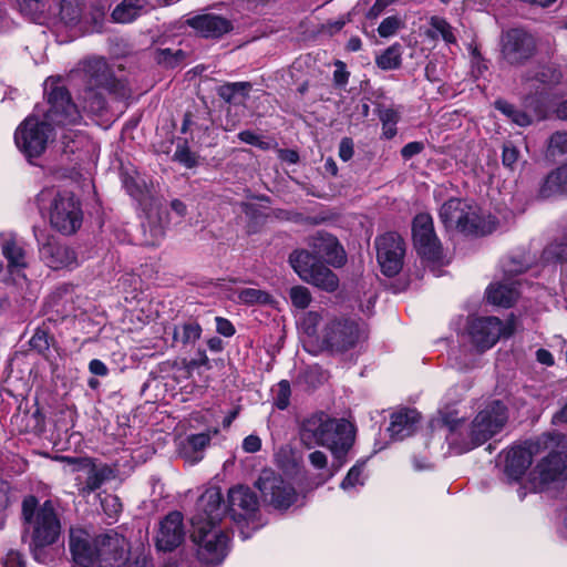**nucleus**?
Returning a JSON list of instances; mask_svg holds the SVG:
<instances>
[{
    "label": "nucleus",
    "mask_w": 567,
    "mask_h": 567,
    "mask_svg": "<svg viewBox=\"0 0 567 567\" xmlns=\"http://www.w3.org/2000/svg\"><path fill=\"white\" fill-rule=\"evenodd\" d=\"M200 334L202 327L197 322H187L182 326H175L173 329L174 343H194L200 338Z\"/></svg>",
    "instance_id": "obj_38"
},
{
    "label": "nucleus",
    "mask_w": 567,
    "mask_h": 567,
    "mask_svg": "<svg viewBox=\"0 0 567 567\" xmlns=\"http://www.w3.org/2000/svg\"><path fill=\"white\" fill-rule=\"evenodd\" d=\"M535 51L532 35L520 29H512L502 35V55L509 64H519Z\"/></svg>",
    "instance_id": "obj_20"
},
{
    "label": "nucleus",
    "mask_w": 567,
    "mask_h": 567,
    "mask_svg": "<svg viewBox=\"0 0 567 567\" xmlns=\"http://www.w3.org/2000/svg\"><path fill=\"white\" fill-rule=\"evenodd\" d=\"M413 243L417 254L427 261H437L442 247L434 233L431 215L422 213L414 217L412 225Z\"/></svg>",
    "instance_id": "obj_15"
},
{
    "label": "nucleus",
    "mask_w": 567,
    "mask_h": 567,
    "mask_svg": "<svg viewBox=\"0 0 567 567\" xmlns=\"http://www.w3.org/2000/svg\"><path fill=\"white\" fill-rule=\"evenodd\" d=\"M432 28V37H442L446 43H455L452 27L442 18L433 17L430 21Z\"/></svg>",
    "instance_id": "obj_41"
},
{
    "label": "nucleus",
    "mask_w": 567,
    "mask_h": 567,
    "mask_svg": "<svg viewBox=\"0 0 567 567\" xmlns=\"http://www.w3.org/2000/svg\"><path fill=\"white\" fill-rule=\"evenodd\" d=\"M184 58L182 50L157 49L154 59L158 64L173 68L177 65Z\"/></svg>",
    "instance_id": "obj_42"
},
{
    "label": "nucleus",
    "mask_w": 567,
    "mask_h": 567,
    "mask_svg": "<svg viewBox=\"0 0 567 567\" xmlns=\"http://www.w3.org/2000/svg\"><path fill=\"white\" fill-rule=\"evenodd\" d=\"M103 509L107 513L110 517L115 516L121 511V503L116 496L106 495L101 501Z\"/></svg>",
    "instance_id": "obj_52"
},
{
    "label": "nucleus",
    "mask_w": 567,
    "mask_h": 567,
    "mask_svg": "<svg viewBox=\"0 0 567 567\" xmlns=\"http://www.w3.org/2000/svg\"><path fill=\"white\" fill-rule=\"evenodd\" d=\"M363 484V465L357 464L349 470L347 476L341 482L340 487L343 491L349 492L355 488L357 486H362Z\"/></svg>",
    "instance_id": "obj_44"
},
{
    "label": "nucleus",
    "mask_w": 567,
    "mask_h": 567,
    "mask_svg": "<svg viewBox=\"0 0 567 567\" xmlns=\"http://www.w3.org/2000/svg\"><path fill=\"white\" fill-rule=\"evenodd\" d=\"M337 66H339V69H337L334 71V74H333L334 81L337 84L343 85L348 81L349 73L344 70V65L342 62H338Z\"/></svg>",
    "instance_id": "obj_63"
},
{
    "label": "nucleus",
    "mask_w": 567,
    "mask_h": 567,
    "mask_svg": "<svg viewBox=\"0 0 567 567\" xmlns=\"http://www.w3.org/2000/svg\"><path fill=\"white\" fill-rule=\"evenodd\" d=\"M258 505L256 494L248 486L237 485L228 491V511L237 523L254 516Z\"/></svg>",
    "instance_id": "obj_22"
},
{
    "label": "nucleus",
    "mask_w": 567,
    "mask_h": 567,
    "mask_svg": "<svg viewBox=\"0 0 567 567\" xmlns=\"http://www.w3.org/2000/svg\"><path fill=\"white\" fill-rule=\"evenodd\" d=\"M420 421V414L413 409H402L391 415V422L388 427L390 436L393 440H404L412 435Z\"/></svg>",
    "instance_id": "obj_27"
},
{
    "label": "nucleus",
    "mask_w": 567,
    "mask_h": 567,
    "mask_svg": "<svg viewBox=\"0 0 567 567\" xmlns=\"http://www.w3.org/2000/svg\"><path fill=\"white\" fill-rule=\"evenodd\" d=\"M320 321V316L317 312H308L302 321L303 329L309 337H315L317 333V326Z\"/></svg>",
    "instance_id": "obj_51"
},
{
    "label": "nucleus",
    "mask_w": 567,
    "mask_h": 567,
    "mask_svg": "<svg viewBox=\"0 0 567 567\" xmlns=\"http://www.w3.org/2000/svg\"><path fill=\"white\" fill-rule=\"evenodd\" d=\"M544 255L547 260L567 261V236L548 245L544 250Z\"/></svg>",
    "instance_id": "obj_45"
},
{
    "label": "nucleus",
    "mask_w": 567,
    "mask_h": 567,
    "mask_svg": "<svg viewBox=\"0 0 567 567\" xmlns=\"http://www.w3.org/2000/svg\"><path fill=\"white\" fill-rule=\"evenodd\" d=\"M401 54L400 44H393L377 56L375 63L382 70L398 69L401 64Z\"/></svg>",
    "instance_id": "obj_40"
},
{
    "label": "nucleus",
    "mask_w": 567,
    "mask_h": 567,
    "mask_svg": "<svg viewBox=\"0 0 567 567\" xmlns=\"http://www.w3.org/2000/svg\"><path fill=\"white\" fill-rule=\"evenodd\" d=\"M504 458V473L509 480H519L532 464L533 452L530 446H513L502 453Z\"/></svg>",
    "instance_id": "obj_23"
},
{
    "label": "nucleus",
    "mask_w": 567,
    "mask_h": 567,
    "mask_svg": "<svg viewBox=\"0 0 567 567\" xmlns=\"http://www.w3.org/2000/svg\"><path fill=\"white\" fill-rule=\"evenodd\" d=\"M3 567H25V561L22 555L13 549H10L2 560Z\"/></svg>",
    "instance_id": "obj_54"
},
{
    "label": "nucleus",
    "mask_w": 567,
    "mask_h": 567,
    "mask_svg": "<svg viewBox=\"0 0 567 567\" xmlns=\"http://www.w3.org/2000/svg\"><path fill=\"white\" fill-rule=\"evenodd\" d=\"M518 158V151L512 144L504 145L503 148V164L512 167Z\"/></svg>",
    "instance_id": "obj_59"
},
{
    "label": "nucleus",
    "mask_w": 567,
    "mask_h": 567,
    "mask_svg": "<svg viewBox=\"0 0 567 567\" xmlns=\"http://www.w3.org/2000/svg\"><path fill=\"white\" fill-rule=\"evenodd\" d=\"M457 414L441 412V421L447 427L446 442L457 454L485 443L504 427L508 417L506 406L501 401L487 403L470 424Z\"/></svg>",
    "instance_id": "obj_4"
},
{
    "label": "nucleus",
    "mask_w": 567,
    "mask_h": 567,
    "mask_svg": "<svg viewBox=\"0 0 567 567\" xmlns=\"http://www.w3.org/2000/svg\"><path fill=\"white\" fill-rule=\"evenodd\" d=\"M39 209L48 210L53 228L62 234L75 233L82 224L80 203L70 192H60L55 187L43 188L38 197Z\"/></svg>",
    "instance_id": "obj_6"
},
{
    "label": "nucleus",
    "mask_w": 567,
    "mask_h": 567,
    "mask_svg": "<svg viewBox=\"0 0 567 567\" xmlns=\"http://www.w3.org/2000/svg\"><path fill=\"white\" fill-rule=\"evenodd\" d=\"M0 246L3 256L8 260L9 272L12 281L22 291V298L31 302L37 298V285L28 281L22 274L27 266L23 248L18 245L16 237L11 233H0Z\"/></svg>",
    "instance_id": "obj_10"
},
{
    "label": "nucleus",
    "mask_w": 567,
    "mask_h": 567,
    "mask_svg": "<svg viewBox=\"0 0 567 567\" xmlns=\"http://www.w3.org/2000/svg\"><path fill=\"white\" fill-rule=\"evenodd\" d=\"M145 0H123L112 11V20L116 23H130L145 10Z\"/></svg>",
    "instance_id": "obj_32"
},
{
    "label": "nucleus",
    "mask_w": 567,
    "mask_h": 567,
    "mask_svg": "<svg viewBox=\"0 0 567 567\" xmlns=\"http://www.w3.org/2000/svg\"><path fill=\"white\" fill-rule=\"evenodd\" d=\"M256 486L265 502L275 508L286 509L296 502L297 493L292 485L271 470L260 473Z\"/></svg>",
    "instance_id": "obj_12"
},
{
    "label": "nucleus",
    "mask_w": 567,
    "mask_h": 567,
    "mask_svg": "<svg viewBox=\"0 0 567 567\" xmlns=\"http://www.w3.org/2000/svg\"><path fill=\"white\" fill-rule=\"evenodd\" d=\"M69 464L73 465L74 471L84 472L86 475L84 492H94L110 477L111 470L103 465L96 466L90 458L64 457Z\"/></svg>",
    "instance_id": "obj_24"
},
{
    "label": "nucleus",
    "mask_w": 567,
    "mask_h": 567,
    "mask_svg": "<svg viewBox=\"0 0 567 567\" xmlns=\"http://www.w3.org/2000/svg\"><path fill=\"white\" fill-rule=\"evenodd\" d=\"M470 203L458 199L452 198L445 202L440 209V218L444 226L447 229H468V226H465L464 219L466 217V213L470 208Z\"/></svg>",
    "instance_id": "obj_28"
},
{
    "label": "nucleus",
    "mask_w": 567,
    "mask_h": 567,
    "mask_svg": "<svg viewBox=\"0 0 567 567\" xmlns=\"http://www.w3.org/2000/svg\"><path fill=\"white\" fill-rule=\"evenodd\" d=\"M290 384L288 381L282 380L278 383L277 395L275 404L279 410H285L289 405Z\"/></svg>",
    "instance_id": "obj_47"
},
{
    "label": "nucleus",
    "mask_w": 567,
    "mask_h": 567,
    "mask_svg": "<svg viewBox=\"0 0 567 567\" xmlns=\"http://www.w3.org/2000/svg\"><path fill=\"white\" fill-rule=\"evenodd\" d=\"M89 371L92 374L99 375V377H105L109 373V369H107L106 364L99 359H93L90 361Z\"/></svg>",
    "instance_id": "obj_60"
},
{
    "label": "nucleus",
    "mask_w": 567,
    "mask_h": 567,
    "mask_svg": "<svg viewBox=\"0 0 567 567\" xmlns=\"http://www.w3.org/2000/svg\"><path fill=\"white\" fill-rule=\"evenodd\" d=\"M97 567H122L131 551L130 542L114 530L96 536Z\"/></svg>",
    "instance_id": "obj_18"
},
{
    "label": "nucleus",
    "mask_w": 567,
    "mask_h": 567,
    "mask_svg": "<svg viewBox=\"0 0 567 567\" xmlns=\"http://www.w3.org/2000/svg\"><path fill=\"white\" fill-rule=\"evenodd\" d=\"M536 358L539 363L545 364L547 367L553 365L555 362L553 354L546 349L537 350Z\"/></svg>",
    "instance_id": "obj_62"
},
{
    "label": "nucleus",
    "mask_w": 567,
    "mask_h": 567,
    "mask_svg": "<svg viewBox=\"0 0 567 567\" xmlns=\"http://www.w3.org/2000/svg\"><path fill=\"white\" fill-rule=\"evenodd\" d=\"M55 14H59L60 20L66 25L75 24L81 17V1L80 0H61L58 6H52Z\"/></svg>",
    "instance_id": "obj_36"
},
{
    "label": "nucleus",
    "mask_w": 567,
    "mask_h": 567,
    "mask_svg": "<svg viewBox=\"0 0 567 567\" xmlns=\"http://www.w3.org/2000/svg\"><path fill=\"white\" fill-rule=\"evenodd\" d=\"M218 434V430L207 431L198 434H192L181 444V455L190 464H195L203 458L204 450L209 445L212 437Z\"/></svg>",
    "instance_id": "obj_30"
},
{
    "label": "nucleus",
    "mask_w": 567,
    "mask_h": 567,
    "mask_svg": "<svg viewBox=\"0 0 567 567\" xmlns=\"http://www.w3.org/2000/svg\"><path fill=\"white\" fill-rule=\"evenodd\" d=\"M400 28V20L396 17L385 18L379 25L378 32L382 38L392 37Z\"/></svg>",
    "instance_id": "obj_48"
},
{
    "label": "nucleus",
    "mask_w": 567,
    "mask_h": 567,
    "mask_svg": "<svg viewBox=\"0 0 567 567\" xmlns=\"http://www.w3.org/2000/svg\"><path fill=\"white\" fill-rule=\"evenodd\" d=\"M20 12L35 22H42L47 16H55L51 0H18Z\"/></svg>",
    "instance_id": "obj_33"
},
{
    "label": "nucleus",
    "mask_w": 567,
    "mask_h": 567,
    "mask_svg": "<svg viewBox=\"0 0 567 567\" xmlns=\"http://www.w3.org/2000/svg\"><path fill=\"white\" fill-rule=\"evenodd\" d=\"M375 247L377 259L382 272L388 277L399 274L405 254L402 237L396 233H386L375 239Z\"/></svg>",
    "instance_id": "obj_16"
},
{
    "label": "nucleus",
    "mask_w": 567,
    "mask_h": 567,
    "mask_svg": "<svg viewBox=\"0 0 567 567\" xmlns=\"http://www.w3.org/2000/svg\"><path fill=\"white\" fill-rule=\"evenodd\" d=\"M289 298L292 306L300 310L306 309L312 300L309 289L303 286L291 287L289 290Z\"/></svg>",
    "instance_id": "obj_43"
},
{
    "label": "nucleus",
    "mask_w": 567,
    "mask_h": 567,
    "mask_svg": "<svg viewBox=\"0 0 567 567\" xmlns=\"http://www.w3.org/2000/svg\"><path fill=\"white\" fill-rule=\"evenodd\" d=\"M49 110L41 120L34 113L28 116L17 128L14 141L18 148L29 158L39 157L45 150L50 125H72L81 118L78 106L71 102L69 92L60 84L59 78L50 76L44 82Z\"/></svg>",
    "instance_id": "obj_1"
},
{
    "label": "nucleus",
    "mask_w": 567,
    "mask_h": 567,
    "mask_svg": "<svg viewBox=\"0 0 567 567\" xmlns=\"http://www.w3.org/2000/svg\"><path fill=\"white\" fill-rule=\"evenodd\" d=\"M109 66L103 58H92L83 63V76L87 82L83 96V110L97 113L104 109V100L95 89L103 86L109 80Z\"/></svg>",
    "instance_id": "obj_11"
},
{
    "label": "nucleus",
    "mask_w": 567,
    "mask_h": 567,
    "mask_svg": "<svg viewBox=\"0 0 567 567\" xmlns=\"http://www.w3.org/2000/svg\"><path fill=\"white\" fill-rule=\"evenodd\" d=\"M527 262H517L509 259L504 264L505 280L492 282L486 289V299L489 303L503 308L512 307L519 297V282L512 279L513 275L525 271Z\"/></svg>",
    "instance_id": "obj_13"
},
{
    "label": "nucleus",
    "mask_w": 567,
    "mask_h": 567,
    "mask_svg": "<svg viewBox=\"0 0 567 567\" xmlns=\"http://www.w3.org/2000/svg\"><path fill=\"white\" fill-rule=\"evenodd\" d=\"M122 567H148L147 560L145 557L137 556L133 559H130V555L127 556V561Z\"/></svg>",
    "instance_id": "obj_64"
},
{
    "label": "nucleus",
    "mask_w": 567,
    "mask_h": 567,
    "mask_svg": "<svg viewBox=\"0 0 567 567\" xmlns=\"http://www.w3.org/2000/svg\"><path fill=\"white\" fill-rule=\"evenodd\" d=\"M391 2V0H377L372 8L368 11L367 17L369 19L378 18Z\"/></svg>",
    "instance_id": "obj_61"
},
{
    "label": "nucleus",
    "mask_w": 567,
    "mask_h": 567,
    "mask_svg": "<svg viewBox=\"0 0 567 567\" xmlns=\"http://www.w3.org/2000/svg\"><path fill=\"white\" fill-rule=\"evenodd\" d=\"M561 80V72L553 65L539 68L535 74L527 79L528 93L524 99V106L534 113L537 120L546 118L561 104H557L563 94L556 90Z\"/></svg>",
    "instance_id": "obj_5"
},
{
    "label": "nucleus",
    "mask_w": 567,
    "mask_h": 567,
    "mask_svg": "<svg viewBox=\"0 0 567 567\" xmlns=\"http://www.w3.org/2000/svg\"><path fill=\"white\" fill-rule=\"evenodd\" d=\"M185 536L184 516L173 511L159 520L154 536L155 546L161 551H173L184 543Z\"/></svg>",
    "instance_id": "obj_19"
},
{
    "label": "nucleus",
    "mask_w": 567,
    "mask_h": 567,
    "mask_svg": "<svg viewBox=\"0 0 567 567\" xmlns=\"http://www.w3.org/2000/svg\"><path fill=\"white\" fill-rule=\"evenodd\" d=\"M495 106L504 115L509 117L515 124L519 126H527L532 123V115L537 118L532 111L526 109L530 114L519 111L515 109L514 105L505 102V101H496Z\"/></svg>",
    "instance_id": "obj_39"
},
{
    "label": "nucleus",
    "mask_w": 567,
    "mask_h": 567,
    "mask_svg": "<svg viewBox=\"0 0 567 567\" xmlns=\"http://www.w3.org/2000/svg\"><path fill=\"white\" fill-rule=\"evenodd\" d=\"M310 250L297 249L289 255V264L301 280L328 292L339 287L337 275L324 264L341 267L346 254L338 239L329 234L318 233L308 240Z\"/></svg>",
    "instance_id": "obj_3"
},
{
    "label": "nucleus",
    "mask_w": 567,
    "mask_h": 567,
    "mask_svg": "<svg viewBox=\"0 0 567 567\" xmlns=\"http://www.w3.org/2000/svg\"><path fill=\"white\" fill-rule=\"evenodd\" d=\"M354 154L353 141L350 137H343L339 144V157L343 162H348Z\"/></svg>",
    "instance_id": "obj_53"
},
{
    "label": "nucleus",
    "mask_w": 567,
    "mask_h": 567,
    "mask_svg": "<svg viewBox=\"0 0 567 567\" xmlns=\"http://www.w3.org/2000/svg\"><path fill=\"white\" fill-rule=\"evenodd\" d=\"M382 134L385 138H392L396 134L398 116L393 110H385L381 113Z\"/></svg>",
    "instance_id": "obj_46"
},
{
    "label": "nucleus",
    "mask_w": 567,
    "mask_h": 567,
    "mask_svg": "<svg viewBox=\"0 0 567 567\" xmlns=\"http://www.w3.org/2000/svg\"><path fill=\"white\" fill-rule=\"evenodd\" d=\"M70 551L73 564L76 567L97 566V540L87 530L82 528L71 529Z\"/></svg>",
    "instance_id": "obj_21"
},
{
    "label": "nucleus",
    "mask_w": 567,
    "mask_h": 567,
    "mask_svg": "<svg viewBox=\"0 0 567 567\" xmlns=\"http://www.w3.org/2000/svg\"><path fill=\"white\" fill-rule=\"evenodd\" d=\"M174 157L188 168L194 167L197 163L196 156L186 146H178Z\"/></svg>",
    "instance_id": "obj_50"
},
{
    "label": "nucleus",
    "mask_w": 567,
    "mask_h": 567,
    "mask_svg": "<svg viewBox=\"0 0 567 567\" xmlns=\"http://www.w3.org/2000/svg\"><path fill=\"white\" fill-rule=\"evenodd\" d=\"M187 22L204 38H219L231 29L229 20L210 13L193 17Z\"/></svg>",
    "instance_id": "obj_26"
},
{
    "label": "nucleus",
    "mask_w": 567,
    "mask_h": 567,
    "mask_svg": "<svg viewBox=\"0 0 567 567\" xmlns=\"http://www.w3.org/2000/svg\"><path fill=\"white\" fill-rule=\"evenodd\" d=\"M22 514L32 527V542L35 547H44L56 542L61 524L50 501L38 507L37 498L29 496L22 503Z\"/></svg>",
    "instance_id": "obj_7"
},
{
    "label": "nucleus",
    "mask_w": 567,
    "mask_h": 567,
    "mask_svg": "<svg viewBox=\"0 0 567 567\" xmlns=\"http://www.w3.org/2000/svg\"><path fill=\"white\" fill-rule=\"evenodd\" d=\"M42 260L52 269L71 267L76 262L74 251L55 240H49L40 248Z\"/></svg>",
    "instance_id": "obj_25"
},
{
    "label": "nucleus",
    "mask_w": 567,
    "mask_h": 567,
    "mask_svg": "<svg viewBox=\"0 0 567 567\" xmlns=\"http://www.w3.org/2000/svg\"><path fill=\"white\" fill-rule=\"evenodd\" d=\"M338 429L343 433L349 431L350 422L344 419H332L326 413H317L303 421L301 440L308 445L317 444L322 446L332 442L329 435L333 430Z\"/></svg>",
    "instance_id": "obj_14"
},
{
    "label": "nucleus",
    "mask_w": 567,
    "mask_h": 567,
    "mask_svg": "<svg viewBox=\"0 0 567 567\" xmlns=\"http://www.w3.org/2000/svg\"><path fill=\"white\" fill-rule=\"evenodd\" d=\"M542 192L545 196L567 193V164L560 166L547 176Z\"/></svg>",
    "instance_id": "obj_35"
},
{
    "label": "nucleus",
    "mask_w": 567,
    "mask_h": 567,
    "mask_svg": "<svg viewBox=\"0 0 567 567\" xmlns=\"http://www.w3.org/2000/svg\"><path fill=\"white\" fill-rule=\"evenodd\" d=\"M424 148L421 142H410L401 150V155L404 159H410L413 156L420 154Z\"/></svg>",
    "instance_id": "obj_58"
},
{
    "label": "nucleus",
    "mask_w": 567,
    "mask_h": 567,
    "mask_svg": "<svg viewBox=\"0 0 567 567\" xmlns=\"http://www.w3.org/2000/svg\"><path fill=\"white\" fill-rule=\"evenodd\" d=\"M216 331L224 337H233L236 332L234 324L226 318L216 317Z\"/></svg>",
    "instance_id": "obj_56"
},
{
    "label": "nucleus",
    "mask_w": 567,
    "mask_h": 567,
    "mask_svg": "<svg viewBox=\"0 0 567 567\" xmlns=\"http://www.w3.org/2000/svg\"><path fill=\"white\" fill-rule=\"evenodd\" d=\"M567 476V447L550 452L529 474L530 491L539 492L546 484Z\"/></svg>",
    "instance_id": "obj_17"
},
{
    "label": "nucleus",
    "mask_w": 567,
    "mask_h": 567,
    "mask_svg": "<svg viewBox=\"0 0 567 567\" xmlns=\"http://www.w3.org/2000/svg\"><path fill=\"white\" fill-rule=\"evenodd\" d=\"M466 217L464 224L470 228L460 229V231L465 235L485 236L496 229L495 218L488 214H484L476 205H470Z\"/></svg>",
    "instance_id": "obj_29"
},
{
    "label": "nucleus",
    "mask_w": 567,
    "mask_h": 567,
    "mask_svg": "<svg viewBox=\"0 0 567 567\" xmlns=\"http://www.w3.org/2000/svg\"><path fill=\"white\" fill-rule=\"evenodd\" d=\"M235 300L239 303L254 306V305H268L272 301L271 296L258 288H243L235 291Z\"/></svg>",
    "instance_id": "obj_37"
},
{
    "label": "nucleus",
    "mask_w": 567,
    "mask_h": 567,
    "mask_svg": "<svg viewBox=\"0 0 567 567\" xmlns=\"http://www.w3.org/2000/svg\"><path fill=\"white\" fill-rule=\"evenodd\" d=\"M337 465L333 463L331 467H327L328 458L327 455L321 451H315L309 454L310 464L317 470H323L322 473L319 474V482L317 485H321L328 482L330 478L334 476V474L339 471V468L343 465V458L336 460Z\"/></svg>",
    "instance_id": "obj_34"
},
{
    "label": "nucleus",
    "mask_w": 567,
    "mask_h": 567,
    "mask_svg": "<svg viewBox=\"0 0 567 567\" xmlns=\"http://www.w3.org/2000/svg\"><path fill=\"white\" fill-rule=\"evenodd\" d=\"M354 426L350 422V429L347 432H341V430H333L330 433V437L332 442H329L327 444H323L322 446L328 447L331 453L333 454L336 460H341L346 456L348 451L351 449L353 442H354Z\"/></svg>",
    "instance_id": "obj_31"
},
{
    "label": "nucleus",
    "mask_w": 567,
    "mask_h": 567,
    "mask_svg": "<svg viewBox=\"0 0 567 567\" xmlns=\"http://www.w3.org/2000/svg\"><path fill=\"white\" fill-rule=\"evenodd\" d=\"M365 338V327L352 319H328L316 336L317 344L322 350L343 352Z\"/></svg>",
    "instance_id": "obj_8"
},
{
    "label": "nucleus",
    "mask_w": 567,
    "mask_h": 567,
    "mask_svg": "<svg viewBox=\"0 0 567 567\" xmlns=\"http://www.w3.org/2000/svg\"><path fill=\"white\" fill-rule=\"evenodd\" d=\"M225 516L219 487H208L197 499L190 517L192 540L196 556L204 566L220 564L227 555L229 535L221 527Z\"/></svg>",
    "instance_id": "obj_2"
},
{
    "label": "nucleus",
    "mask_w": 567,
    "mask_h": 567,
    "mask_svg": "<svg viewBox=\"0 0 567 567\" xmlns=\"http://www.w3.org/2000/svg\"><path fill=\"white\" fill-rule=\"evenodd\" d=\"M548 147L553 155L567 152V133L557 132L553 134Z\"/></svg>",
    "instance_id": "obj_49"
},
{
    "label": "nucleus",
    "mask_w": 567,
    "mask_h": 567,
    "mask_svg": "<svg viewBox=\"0 0 567 567\" xmlns=\"http://www.w3.org/2000/svg\"><path fill=\"white\" fill-rule=\"evenodd\" d=\"M238 138L247 144L258 146L262 150L268 148V143L260 140V137L251 131H243L238 134Z\"/></svg>",
    "instance_id": "obj_55"
},
{
    "label": "nucleus",
    "mask_w": 567,
    "mask_h": 567,
    "mask_svg": "<svg viewBox=\"0 0 567 567\" xmlns=\"http://www.w3.org/2000/svg\"><path fill=\"white\" fill-rule=\"evenodd\" d=\"M261 447V440L258 435L250 434L243 441V450L246 453H256Z\"/></svg>",
    "instance_id": "obj_57"
},
{
    "label": "nucleus",
    "mask_w": 567,
    "mask_h": 567,
    "mask_svg": "<svg viewBox=\"0 0 567 567\" xmlns=\"http://www.w3.org/2000/svg\"><path fill=\"white\" fill-rule=\"evenodd\" d=\"M514 331V318H511L506 323L496 317L474 318L467 326L470 340L481 352L494 347L501 337L512 336Z\"/></svg>",
    "instance_id": "obj_9"
}]
</instances>
